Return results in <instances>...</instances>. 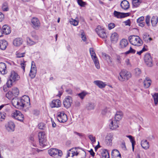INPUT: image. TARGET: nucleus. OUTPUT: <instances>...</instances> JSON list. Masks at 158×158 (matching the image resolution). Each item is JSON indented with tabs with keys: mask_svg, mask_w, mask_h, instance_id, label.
Segmentation results:
<instances>
[{
	"mask_svg": "<svg viewBox=\"0 0 158 158\" xmlns=\"http://www.w3.org/2000/svg\"><path fill=\"white\" fill-rule=\"evenodd\" d=\"M129 40L130 43L135 46H140L143 43L142 40L138 36L131 35L129 37Z\"/></svg>",
	"mask_w": 158,
	"mask_h": 158,
	"instance_id": "nucleus-3",
	"label": "nucleus"
},
{
	"mask_svg": "<svg viewBox=\"0 0 158 158\" xmlns=\"http://www.w3.org/2000/svg\"><path fill=\"white\" fill-rule=\"evenodd\" d=\"M158 21V18L156 16H153L152 17L151 22L152 25L153 26H155L157 23Z\"/></svg>",
	"mask_w": 158,
	"mask_h": 158,
	"instance_id": "nucleus-36",
	"label": "nucleus"
},
{
	"mask_svg": "<svg viewBox=\"0 0 158 158\" xmlns=\"http://www.w3.org/2000/svg\"><path fill=\"white\" fill-rule=\"evenodd\" d=\"M11 91L15 97L18 95L19 94V90L16 87L13 88Z\"/></svg>",
	"mask_w": 158,
	"mask_h": 158,
	"instance_id": "nucleus-42",
	"label": "nucleus"
},
{
	"mask_svg": "<svg viewBox=\"0 0 158 158\" xmlns=\"http://www.w3.org/2000/svg\"><path fill=\"white\" fill-rule=\"evenodd\" d=\"M80 149L79 147L73 148L70 149L68 152L67 154V157H73L74 156H77L79 153L78 149Z\"/></svg>",
	"mask_w": 158,
	"mask_h": 158,
	"instance_id": "nucleus-12",
	"label": "nucleus"
},
{
	"mask_svg": "<svg viewBox=\"0 0 158 158\" xmlns=\"http://www.w3.org/2000/svg\"><path fill=\"white\" fill-rule=\"evenodd\" d=\"M144 60L146 64L149 67L152 65V58L149 53H147L145 55Z\"/></svg>",
	"mask_w": 158,
	"mask_h": 158,
	"instance_id": "nucleus-13",
	"label": "nucleus"
},
{
	"mask_svg": "<svg viewBox=\"0 0 158 158\" xmlns=\"http://www.w3.org/2000/svg\"><path fill=\"white\" fill-rule=\"evenodd\" d=\"M25 54V53H21L20 52L16 54L17 57H18V58L23 57L24 56Z\"/></svg>",
	"mask_w": 158,
	"mask_h": 158,
	"instance_id": "nucleus-55",
	"label": "nucleus"
},
{
	"mask_svg": "<svg viewBox=\"0 0 158 158\" xmlns=\"http://www.w3.org/2000/svg\"><path fill=\"white\" fill-rule=\"evenodd\" d=\"M123 117V113L121 111L117 112L115 116L114 120L118 122Z\"/></svg>",
	"mask_w": 158,
	"mask_h": 158,
	"instance_id": "nucleus-31",
	"label": "nucleus"
},
{
	"mask_svg": "<svg viewBox=\"0 0 158 158\" xmlns=\"http://www.w3.org/2000/svg\"><path fill=\"white\" fill-rule=\"evenodd\" d=\"M11 102L15 107L19 109H22L24 107H29L30 105L29 98L27 95L21 98L15 97L12 99Z\"/></svg>",
	"mask_w": 158,
	"mask_h": 158,
	"instance_id": "nucleus-1",
	"label": "nucleus"
},
{
	"mask_svg": "<svg viewBox=\"0 0 158 158\" xmlns=\"http://www.w3.org/2000/svg\"><path fill=\"white\" fill-rule=\"evenodd\" d=\"M5 117V116L4 113H0V121H2L4 119Z\"/></svg>",
	"mask_w": 158,
	"mask_h": 158,
	"instance_id": "nucleus-58",
	"label": "nucleus"
},
{
	"mask_svg": "<svg viewBox=\"0 0 158 158\" xmlns=\"http://www.w3.org/2000/svg\"><path fill=\"white\" fill-rule=\"evenodd\" d=\"M88 94V93L85 91H83L81 93L78 94V96L81 98L83 99Z\"/></svg>",
	"mask_w": 158,
	"mask_h": 158,
	"instance_id": "nucleus-39",
	"label": "nucleus"
},
{
	"mask_svg": "<svg viewBox=\"0 0 158 158\" xmlns=\"http://www.w3.org/2000/svg\"><path fill=\"white\" fill-rule=\"evenodd\" d=\"M150 16L148 15L146 16L145 19V22L146 24L148 26L150 25Z\"/></svg>",
	"mask_w": 158,
	"mask_h": 158,
	"instance_id": "nucleus-51",
	"label": "nucleus"
},
{
	"mask_svg": "<svg viewBox=\"0 0 158 158\" xmlns=\"http://www.w3.org/2000/svg\"><path fill=\"white\" fill-rule=\"evenodd\" d=\"M109 127L110 129L115 130L118 127V122L114 120H110V123Z\"/></svg>",
	"mask_w": 158,
	"mask_h": 158,
	"instance_id": "nucleus-17",
	"label": "nucleus"
},
{
	"mask_svg": "<svg viewBox=\"0 0 158 158\" xmlns=\"http://www.w3.org/2000/svg\"><path fill=\"white\" fill-rule=\"evenodd\" d=\"M66 92L68 94H73L72 90L70 89H67L66 90Z\"/></svg>",
	"mask_w": 158,
	"mask_h": 158,
	"instance_id": "nucleus-63",
	"label": "nucleus"
},
{
	"mask_svg": "<svg viewBox=\"0 0 158 158\" xmlns=\"http://www.w3.org/2000/svg\"><path fill=\"white\" fill-rule=\"evenodd\" d=\"M2 9L4 11H7L9 10L8 4L6 2L4 3L2 6Z\"/></svg>",
	"mask_w": 158,
	"mask_h": 158,
	"instance_id": "nucleus-43",
	"label": "nucleus"
},
{
	"mask_svg": "<svg viewBox=\"0 0 158 158\" xmlns=\"http://www.w3.org/2000/svg\"><path fill=\"white\" fill-rule=\"evenodd\" d=\"M70 23L74 26H77L78 23V22L75 19H72L69 21Z\"/></svg>",
	"mask_w": 158,
	"mask_h": 158,
	"instance_id": "nucleus-48",
	"label": "nucleus"
},
{
	"mask_svg": "<svg viewBox=\"0 0 158 158\" xmlns=\"http://www.w3.org/2000/svg\"><path fill=\"white\" fill-rule=\"evenodd\" d=\"M26 62V61H24L23 60V62L21 61L20 63L21 68L23 69L24 71H25V65H26L25 63Z\"/></svg>",
	"mask_w": 158,
	"mask_h": 158,
	"instance_id": "nucleus-54",
	"label": "nucleus"
},
{
	"mask_svg": "<svg viewBox=\"0 0 158 158\" xmlns=\"http://www.w3.org/2000/svg\"><path fill=\"white\" fill-rule=\"evenodd\" d=\"M149 35L147 33H145L143 35V39L144 41L148 42V37Z\"/></svg>",
	"mask_w": 158,
	"mask_h": 158,
	"instance_id": "nucleus-49",
	"label": "nucleus"
},
{
	"mask_svg": "<svg viewBox=\"0 0 158 158\" xmlns=\"http://www.w3.org/2000/svg\"><path fill=\"white\" fill-rule=\"evenodd\" d=\"M15 125L14 123L10 121L5 125V127L7 131L9 132H13L15 130Z\"/></svg>",
	"mask_w": 158,
	"mask_h": 158,
	"instance_id": "nucleus-15",
	"label": "nucleus"
},
{
	"mask_svg": "<svg viewBox=\"0 0 158 158\" xmlns=\"http://www.w3.org/2000/svg\"><path fill=\"white\" fill-rule=\"evenodd\" d=\"M0 72L2 74H5L7 72L6 65L3 62L0 63Z\"/></svg>",
	"mask_w": 158,
	"mask_h": 158,
	"instance_id": "nucleus-21",
	"label": "nucleus"
},
{
	"mask_svg": "<svg viewBox=\"0 0 158 158\" xmlns=\"http://www.w3.org/2000/svg\"><path fill=\"white\" fill-rule=\"evenodd\" d=\"M111 40L113 43L116 42L118 40V35L117 33L114 32L112 33L110 36Z\"/></svg>",
	"mask_w": 158,
	"mask_h": 158,
	"instance_id": "nucleus-32",
	"label": "nucleus"
},
{
	"mask_svg": "<svg viewBox=\"0 0 158 158\" xmlns=\"http://www.w3.org/2000/svg\"><path fill=\"white\" fill-rule=\"evenodd\" d=\"M141 145L145 149H147L149 148V142L147 140H143L141 141Z\"/></svg>",
	"mask_w": 158,
	"mask_h": 158,
	"instance_id": "nucleus-29",
	"label": "nucleus"
},
{
	"mask_svg": "<svg viewBox=\"0 0 158 158\" xmlns=\"http://www.w3.org/2000/svg\"><path fill=\"white\" fill-rule=\"evenodd\" d=\"M101 154L102 158H110L109 152L106 149H103Z\"/></svg>",
	"mask_w": 158,
	"mask_h": 158,
	"instance_id": "nucleus-34",
	"label": "nucleus"
},
{
	"mask_svg": "<svg viewBox=\"0 0 158 158\" xmlns=\"http://www.w3.org/2000/svg\"><path fill=\"white\" fill-rule=\"evenodd\" d=\"M33 27L35 29H38L40 26V23L38 19L36 18H33L31 20Z\"/></svg>",
	"mask_w": 158,
	"mask_h": 158,
	"instance_id": "nucleus-16",
	"label": "nucleus"
},
{
	"mask_svg": "<svg viewBox=\"0 0 158 158\" xmlns=\"http://www.w3.org/2000/svg\"><path fill=\"white\" fill-rule=\"evenodd\" d=\"M95 105L93 103H89L86 105V108L89 110H91L94 109Z\"/></svg>",
	"mask_w": 158,
	"mask_h": 158,
	"instance_id": "nucleus-35",
	"label": "nucleus"
},
{
	"mask_svg": "<svg viewBox=\"0 0 158 158\" xmlns=\"http://www.w3.org/2000/svg\"><path fill=\"white\" fill-rule=\"evenodd\" d=\"M144 20V17L143 16H141L139 18L137 21L138 23L143 22L142 21Z\"/></svg>",
	"mask_w": 158,
	"mask_h": 158,
	"instance_id": "nucleus-56",
	"label": "nucleus"
},
{
	"mask_svg": "<svg viewBox=\"0 0 158 158\" xmlns=\"http://www.w3.org/2000/svg\"><path fill=\"white\" fill-rule=\"evenodd\" d=\"M112 135L111 134H108L106 137V140L107 142H109L110 143L112 142Z\"/></svg>",
	"mask_w": 158,
	"mask_h": 158,
	"instance_id": "nucleus-45",
	"label": "nucleus"
},
{
	"mask_svg": "<svg viewBox=\"0 0 158 158\" xmlns=\"http://www.w3.org/2000/svg\"><path fill=\"white\" fill-rule=\"evenodd\" d=\"M116 60L118 63H120L121 62V58L119 56H117L116 58Z\"/></svg>",
	"mask_w": 158,
	"mask_h": 158,
	"instance_id": "nucleus-64",
	"label": "nucleus"
},
{
	"mask_svg": "<svg viewBox=\"0 0 158 158\" xmlns=\"http://www.w3.org/2000/svg\"><path fill=\"white\" fill-rule=\"evenodd\" d=\"M114 16L118 18H123L128 16H129V13H121L119 12H117L116 11H114Z\"/></svg>",
	"mask_w": 158,
	"mask_h": 158,
	"instance_id": "nucleus-18",
	"label": "nucleus"
},
{
	"mask_svg": "<svg viewBox=\"0 0 158 158\" xmlns=\"http://www.w3.org/2000/svg\"><path fill=\"white\" fill-rule=\"evenodd\" d=\"M4 19V15L2 13L0 12V22L2 21Z\"/></svg>",
	"mask_w": 158,
	"mask_h": 158,
	"instance_id": "nucleus-61",
	"label": "nucleus"
},
{
	"mask_svg": "<svg viewBox=\"0 0 158 158\" xmlns=\"http://www.w3.org/2000/svg\"><path fill=\"white\" fill-rule=\"evenodd\" d=\"M2 33L5 35L9 34L11 32V30L10 27L7 25L3 26L2 28Z\"/></svg>",
	"mask_w": 158,
	"mask_h": 158,
	"instance_id": "nucleus-22",
	"label": "nucleus"
},
{
	"mask_svg": "<svg viewBox=\"0 0 158 158\" xmlns=\"http://www.w3.org/2000/svg\"><path fill=\"white\" fill-rule=\"evenodd\" d=\"M134 73L135 76L138 77L140 76L141 73V71L138 68H135L134 70Z\"/></svg>",
	"mask_w": 158,
	"mask_h": 158,
	"instance_id": "nucleus-40",
	"label": "nucleus"
},
{
	"mask_svg": "<svg viewBox=\"0 0 158 158\" xmlns=\"http://www.w3.org/2000/svg\"><path fill=\"white\" fill-rule=\"evenodd\" d=\"M121 147L123 150H127L125 143L124 141H123L122 143L121 144Z\"/></svg>",
	"mask_w": 158,
	"mask_h": 158,
	"instance_id": "nucleus-57",
	"label": "nucleus"
},
{
	"mask_svg": "<svg viewBox=\"0 0 158 158\" xmlns=\"http://www.w3.org/2000/svg\"><path fill=\"white\" fill-rule=\"evenodd\" d=\"M81 35L82 40L84 41H86V35H85V33L83 31H82L81 32Z\"/></svg>",
	"mask_w": 158,
	"mask_h": 158,
	"instance_id": "nucleus-50",
	"label": "nucleus"
},
{
	"mask_svg": "<svg viewBox=\"0 0 158 158\" xmlns=\"http://www.w3.org/2000/svg\"><path fill=\"white\" fill-rule=\"evenodd\" d=\"M36 73V68L35 62L34 61H32L31 69L29 75L31 78H33L35 77Z\"/></svg>",
	"mask_w": 158,
	"mask_h": 158,
	"instance_id": "nucleus-14",
	"label": "nucleus"
},
{
	"mask_svg": "<svg viewBox=\"0 0 158 158\" xmlns=\"http://www.w3.org/2000/svg\"><path fill=\"white\" fill-rule=\"evenodd\" d=\"M39 143L40 146L44 147L46 144V136L44 132H40L38 133V134Z\"/></svg>",
	"mask_w": 158,
	"mask_h": 158,
	"instance_id": "nucleus-6",
	"label": "nucleus"
},
{
	"mask_svg": "<svg viewBox=\"0 0 158 158\" xmlns=\"http://www.w3.org/2000/svg\"><path fill=\"white\" fill-rule=\"evenodd\" d=\"M126 137L129 138L130 142L132 144V149L133 151H134L135 145V142L134 137L131 135H127Z\"/></svg>",
	"mask_w": 158,
	"mask_h": 158,
	"instance_id": "nucleus-30",
	"label": "nucleus"
},
{
	"mask_svg": "<svg viewBox=\"0 0 158 158\" xmlns=\"http://www.w3.org/2000/svg\"><path fill=\"white\" fill-rule=\"evenodd\" d=\"M154 103L155 105H157L158 102V93H155L153 95Z\"/></svg>",
	"mask_w": 158,
	"mask_h": 158,
	"instance_id": "nucleus-41",
	"label": "nucleus"
},
{
	"mask_svg": "<svg viewBox=\"0 0 158 158\" xmlns=\"http://www.w3.org/2000/svg\"><path fill=\"white\" fill-rule=\"evenodd\" d=\"M94 83L101 89L104 88L106 85V84L104 82L101 81H94Z\"/></svg>",
	"mask_w": 158,
	"mask_h": 158,
	"instance_id": "nucleus-27",
	"label": "nucleus"
},
{
	"mask_svg": "<svg viewBox=\"0 0 158 158\" xmlns=\"http://www.w3.org/2000/svg\"><path fill=\"white\" fill-rule=\"evenodd\" d=\"M7 42L5 40H0V49L2 50H5L7 45Z\"/></svg>",
	"mask_w": 158,
	"mask_h": 158,
	"instance_id": "nucleus-28",
	"label": "nucleus"
},
{
	"mask_svg": "<svg viewBox=\"0 0 158 158\" xmlns=\"http://www.w3.org/2000/svg\"><path fill=\"white\" fill-rule=\"evenodd\" d=\"M121 6L122 9L126 10L128 9L130 6L129 2L127 0H123L121 3Z\"/></svg>",
	"mask_w": 158,
	"mask_h": 158,
	"instance_id": "nucleus-25",
	"label": "nucleus"
},
{
	"mask_svg": "<svg viewBox=\"0 0 158 158\" xmlns=\"http://www.w3.org/2000/svg\"><path fill=\"white\" fill-rule=\"evenodd\" d=\"M152 81L148 77H147L143 80V87L145 89L148 88L152 84Z\"/></svg>",
	"mask_w": 158,
	"mask_h": 158,
	"instance_id": "nucleus-19",
	"label": "nucleus"
},
{
	"mask_svg": "<svg viewBox=\"0 0 158 158\" xmlns=\"http://www.w3.org/2000/svg\"><path fill=\"white\" fill-rule=\"evenodd\" d=\"M23 41L22 39L20 38H16L13 40V44L15 46H19L22 44Z\"/></svg>",
	"mask_w": 158,
	"mask_h": 158,
	"instance_id": "nucleus-24",
	"label": "nucleus"
},
{
	"mask_svg": "<svg viewBox=\"0 0 158 158\" xmlns=\"http://www.w3.org/2000/svg\"><path fill=\"white\" fill-rule=\"evenodd\" d=\"M61 105V102L58 99L53 100L50 104V106L52 108L58 107H60Z\"/></svg>",
	"mask_w": 158,
	"mask_h": 158,
	"instance_id": "nucleus-20",
	"label": "nucleus"
},
{
	"mask_svg": "<svg viewBox=\"0 0 158 158\" xmlns=\"http://www.w3.org/2000/svg\"><path fill=\"white\" fill-rule=\"evenodd\" d=\"M102 57L107 61L109 64H111L112 61L111 58L109 55L104 53L102 54Z\"/></svg>",
	"mask_w": 158,
	"mask_h": 158,
	"instance_id": "nucleus-33",
	"label": "nucleus"
},
{
	"mask_svg": "<svg viewBox=\"0 0 158 158\" xmlns=\"http://www.w3.org/2000/svg\"><path fill=\"white\" fill-rule=\"evenodd\" d=\"M12 116L15 119L20 122L23 121L24 116L19 110H15L12 113Z\"/></svg>",
	"mask_w": 158,
	"mask_h": 158,
	"instance_id": "nucleus-9",
	"label": "nucleus"
},
{
	"mask_svg": "<svg viewBox=\"0 0 158 158\" xmlns=\"http://www.w3.org/2000/svg\"><path fill=\"white\" fill-rule=\"evenodd\" d=\"M128 44V41L127 39H122L120 41L119 47L121 48H124L127 46Z\"/></svg>",
	"mask_w": 158,
	"mask_h": 158,
	"instance_id": "nucleus-26",
	"label": "nucleus"
},
{
	"mask_svg": "<svg viewBox=\"0 0 158 158\" xmlns=\"http://www.w3.org/2000/svg\"><path fill=\"white\" fill-rule=\"evenodd\" d=\"M125 63L128 66H131V64L130 62V60L128 59H127L125 60Z\"/></svg>",
	"mask_w": 158,
	"mask_h": 158,
	"instance_id": "nucleus-60",
	"label": "nucleus"
},
{
	"mask_svg": "<svg viewBox=\"0 0 158 158\" xmlns=\"http://www.w3.org/2000/svg\"><path fill=\"white\" fill-rule=\"evenodd\" d=\"M115 27V24L112 23H109L108 25V29L109 30H111L114 28Z\"/></svg>",
	"mask_w": 158,
	"mask_h": 158,
	"instance_id": "nucleus-53",
	"label": "nucleus"
},
{
	"mask_svg": "<svg viewBox=\"0 0 158 158\" xmlns=\"http://www.w3.org/2000/svg\"><path fill=\"white\" fill-rule=\"evenodd\" d=\"M88 137L89 139L91 140L92 143H94L96 142L95 137L94 136L92 135H90L88 136Z\"/></svg>",
	"mask_w": 158,
	"mask_h": 158,
	"instance_id": "nucleus-46",
	"label": "nucleus"
},
{
	"mask_svg": "<svg viewBox=\"0 0 158 158\" xmlns=\"http://www.w3.org/2000/svg\"><path fill=\"white\" fill-rule=\"evenodd\" d=\"M14 96L11 91H9L6 94V97L8 99H10Z\"/></svg>",
	"mask_w": 158,
	"mask_h": 158,
	"instance_id": "nucleus-44",
	"label": "nucleus"
},
{
	"mask_svg": "<svg viewBox=\"0 0 158 158\" xmlns=\"http://www.w3.org/2000/svg\"><path fill=\"white\" fill-rule=\"evenodd\" d=\"M27 44L30 46L34 45L37 42L35 40H32L31 38L29 37L27 38Z\"/></svg>",
	"mask_w": 158,
	"mask_h": 158,
	"instance_id": "nucleus-37",
	"label": "nucleus"
},
{
	"mask_svg": "<svg viewBox=\"0 0 158 158\" xmlns=\"http://www.w3.org/2000/svg\"><path fill=\"white\" fill-rule=\"evenodd\" d=\"M77 3L81 7L84 6L85 5V3L83 2L82 0H77Z\"/></svg>",
	"mask_w": 158,
	"mask_h": 158,
	"instance_id": "nucleus-52",
	"label": "nucleus"
},
{
	"mask_svg": "<svg viewBox=\"0 0 158 158\" xmlns=\"http://www.w3.org/2000/svg\"><path fill=\"white\" fill-rule=\"evenodd\" d=\"M20 77L16 72L14 71H11L9 77V79L6 82L7 86L8 88L10 87Z\"/></svg>",
	"mask_w": 158,
	"mask_h": 158,
	"instance_id": "nucleus-2",
	"label": "nucleus"
},
{
	"mask_svg": "<svg viewBox=\"0 0 158 158\" xmlns=\"http://www.w3.org/2000/svg\"><path fill=\"white\" fill-rule=\"evenodd\" d=\"M32 113L33 114L37 115L39 114V111L37 110H34L32 111Z\"/></svg>",
	"mask_w": 158,
	"mask_h": 158,
	"instance_id": "nucleus-62",
	"label": "nucleus"
},
{
	"mask_svg": "<svg viewBox=\"0 0 158 158\" xmlns=\"http://www.w3.org/2000/svg\"><path fill=\"white\" fill-rule=\"evenodd\" d=\"M112 158H121L119 152L117 149H114L111 152Z\"/></svg>",
	"mask_w": 158,
	"mask_h": 158,
	"instance_id": "nucleus-23",
	"label": "nucleus"
},
{
	"mask_svg": "<svg viewBox=\"0 0 158 158\" xmlns=\"http://www.w3.org/2000/svg\"><path fill=\"white\" fill-rule=\"evenodd\" d=\"M142 2L141 0H132V4L133 6L137 7Z\"/></svg>",
	"mask_w": 158,
	"mask_h": 158,
	"instance_id": "nucleus-38",
	"label": "nucleus"
},
{
	"mask_svg": "<svg viewBox=\"0 0 158 158\" xmlns=\"http://www.w3.org/2000/svg\"><path fill=\"white\" fill-rule=\"evenodd\" d=\"M48 152L49 155L51 156L58 155L60 156L62 155V152L56 148H51L48 150Z\"/></svg>",
	"mask_w": 158,
	"mask_h": 158,
	"instance_id": "nucleus-10",
	"label": "nucleus"
},
{
	"mask_svg": "<svg viewBox=\"0 0 158 158\" xmlns=\"http://www.w3.org/2000/svg\"><path fill=\"white\" fill-rule=\"evenodd\" d=\"M131 73L125 70H123L119 73L118 79L121 81H126L131 77Z\"/></svg>",
	"mask_w": 158,
	"mask_h": 158,
	"instance_id": "nucleus-4",
	"label": "nucleus"
},
{
	"mask_svg": "<svg viewBox=\"0 0 158 158\" xmlns=\"http://www.w3.org/2000/svg\"><path fill=\"white\" fill-rule=\"evenodd\" d=\"M57 119L60 123H64L67 120V117L63 111L59 112L57 113Z\"/></svg>",
	"mask_w": 158,
	"mask_h": 158,
	"instance_id": "nucleus-8",
	"label": "nucleus"
},
{
	"mask_svg": "<svg viewBox=\"0 0 158 158\" xmlns=\"http://www.w3.org/2000/svg\"><path fill=\"white\" fill-rule=\"evenodd\" d=\"M38 127L40 129H44L45 127V125L43 123H40L38 125Z\"/></svg>",
	"mask_w": 158,
	"mask_h": 158,
	"instance_id": "nucleus-59",
	"label": "nucleus"
},
{
	"mask_svg": "<svg viewBox=\"0 0 158 158\" xmlns=\"http://www.w3.org/2000/svg\"><path fill=\"white\" fill-rule=\"evenodd\" d=\"M135 51H136L135 50L133 49L131 47H130V49L128 51L126 52L125 53V54L126 55H127L130 53L133 54L135 53Z\"/></svg>",
	"mask_w": 158,
	"mask_h": 158,
	"instance_id": "nucleus-47",
	"label": "nucleus"
},
{
	"mask_svg": "<svg viewBox=\"0 0 158 158\" xmlns=\"http://www.w3.org/2000/svg\"><path fill=\"white\" fill-rule=\"evenodd\" d=\"M89 52L94 62L96 67L97 69H99L100 65L99 61L93 48H89Z\"/></svg>",
	"mask_w": 158,
	"mask_h": 158,
	"instance_id": "nucleus-5",
	"label": "nucleus"
},
{
	"mask_svg": "<svg viewBox=\"0 0 158 158\" xmlns=\"http://www.w3.org/2000/svg\"><path fill=\"white\" fill-rule=\"evenodd\" d=\"M73 100L71 97H66L63 101V104L66 108H68L70 107L72 103Z\"/></svg>",
	"mask_w": 158,
	"mask_h": 158,
	"instance_id": "nucleus-11",
	"label": "nucleus"
},
{
	"mask_svg": "<svg viewBox=\"0 0 158 158\" xmlns=\"http://www.w3.org/2000/svg\"><path fill=\"white\" fill-rule=\"evenodd\" d=\"M95 31L98 35L102 38L105 39L107 37L108 34L106 32L105 30L102 28L100 26H97L95 29Z\"/></svg>",
	"mask_w": 158,
	"mask_h": 158,
	"instance_id": "nucleus-7",
	"label": "nucleus"
}]
</instances>
